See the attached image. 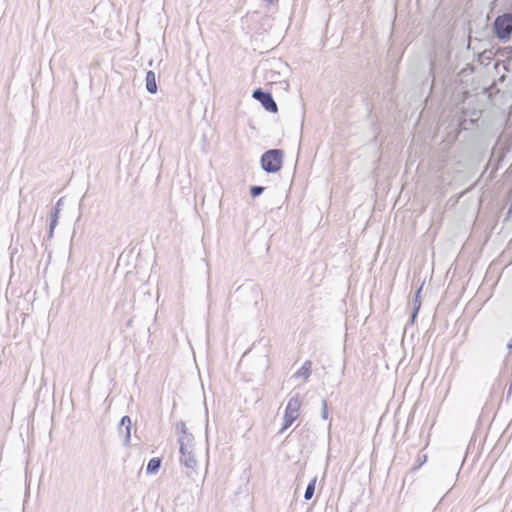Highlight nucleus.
Listing matches in <instances>:
<instances>
[{
	"mask_svg": "<svg viewBox=\"0 0 512 512\" xmlns=\"http://www.w3.org/2000/svg\"><path fill=\"white\" fill-rule=\"evenodd\" d=\"M177 432L179 435V451H180V463L192 471L197 467V460L194 452V436L188 432L185 422H179L176 425Z\"/></svg>",
	"mask_w": 512,
	"mask_h": 512,
	"instance_id": "f257e3e1",
	"label": "nucleus"
},
{
	"mask_svg": "<svg viewBox=\"0 0 512 512\" xmlns=\"http://www.w3.org/2000/svg\"><path fill=\"white\" fill-rule=\"evenodd\" d=\"M284 152L280 149H270L261 156V167L268 173L278 172L283 163Z\"/></svg>",
	"mask_w": 512,
	"mask_h": 512,
	"instance_id": "f03ea898",
	"label": "nucleus"
},
{
	"mask_svg": "<svg viewBox=\"0 0 512 512\" xmlns=\"http://www.w3.org/2000/svg\"><path fill=\"white\" fill-rule=\"evenodd\" d=\"M301 405L302 400L298 394L292 396L289 399L284 414V425L281 428L280 433H283L286 429H288L299 417Z\"/></svg>",
	"mask_w": 512,
	"mask_h": 512,
	"instance_id": "7ed1b4c3",
	"label": "nucleus"
},
{
	"mask_svg": "<svg viewBox=\"0 0 512 512\" xmlns=\"http://www.w3.org/2000/svg\"><path fill=\"white\" fill-rule=\"evenodd\" d=\"M495 35L502 41L510 38L512 33V14L506 13L498 16L494 21Z\"/></svg>",
	"mask_w": 512,
	"mask_h": 512,
	"instance_id": "20e7f679",
	"label": "nucleus"
},
{
	"mask_svg": "<svg viewBox=\"0 0 512 512\" xmlns=\"http://www.w3.org/2000/svg\"><path fill=\"white\" fill-rule=\"evenodd\" d=\"M253 97L262 104L265 110L273 113L277 112V104L270 93L259 88L254 90Z\"/></svg>",
	"mask_w": 512,
	"mask_h": 512,
	"instance_id": "39448f33",
	"label": "nucleus"
},
{
	"mask_svg": "<svg viewBox=\"0 0 512 512\" xmlns=\"http://www.w3.org/2000/svg\"><path fill=\"white\" fill-rule=\"evenodd\" d=\"M60 202H61V199L57 202L56 207L54 208V210L51 213V221H50L48 238L53 237L54 229L58 224V218H59V212H60V209H59Z\"/></svg>",
	"mask_w": 512,
	"mask_h": 512,
	"instance_id": "423d86ee",
	"label": "nucleus"
},
{
	"mask_svg": "<svg viewBox=\"0 0 512 512\" xmlns=\"http://www.w3.org/2000/svg\"><path fill=\"white\" fill-rule=\"evenodd\" d=\"M312 361L306 360L302 367L294 374L296 378H304L307 380L311 374Z\"/></svg>",
	"mask_w": 512,
	"mask_h": 512,
	"instance_id": "0eeeda50",
	"label": "nucleus"
},
{
	"mask_svg": "<svg viewBox=\"0 0 512 512\" xmlns=\"http://www.w3.org/2000/svg\"><path fill=\"white\" fill-rule=\"evenodd\" d=\"M146 89L151 94H155L157 92L156 76L153 71H148L146 73Z\"/></svg>",
	"mask_w": 512,
	"mask_h": 512,
	"instance_id": "6e6552de",
	"label": "nucleus"
},
{
	"mask_svg": "<svg viewBox=\"0 0 512 512\" xmlns=\"http://www.w3.org/2000/svg\"><path fill=\"white\" fill-rule=\"evenodd\" d=\"M123 427H126V443H129L131 437V419L129 416L122 417L118 430L119 433H123Z\"/></svg>",
	"mask_w": 512,
	"mask_h": 512,
	"instance_id": "1a4fd4ad",
	"label": "nucleus"
},
{
	"mask_svg": "<svg viewBox=\"0 0 512 512\" xmlns=\"http://www.w3.org/2000/svg\"><path fill=\"white\" fill-rule=\"evenodd\" d=\"M422 291V287H420L417 292H416V295H415V298L413 300V305H414V308H413V313H412V316H411V322L414 323L416 317H417V314H418V311L420 309V306H421V301H420V293Z\"/></svg>",
	"mask_w": 512,
	"mask_h": 512,
	"instance_id": "9d476101",
	"label": "nucleus"
},
{
	"mask_svg": "<svg viewBox=\"0 0 512 512\" xmlns=\"http://www.w3.org/2000/svg\"><path fill=\"white\" fill-rule=\"evenodd\" d=\"M161 466V459L160 458H152L149 460L146 471L149 474L157 473L159 468Z\"/></svg>",
	"mask_w": 512,
	"mask_h": 512,
	"instance_id": "9b49d317",
	"label": "nucleus"
},
{
	"mask_svg": "<svg viewBox=\"0 0 512 512\" xmlns=\"http://www.w3.org/2000/svg\"><path fill=\"white\" fill-rule=\"evenodd\" d=\"M316 482H317V476H315L313 479H311V481L307 485L305 493H304L305 500H310L313 497L314 492H315Z\"/></svg>",
	"mask_w": 512,
	"mask_h": 512,
	"instance_id": "f8f14e48",
	"label": "nucleus"
},
{
	"mask_svg": "<svg viewBox=\"0 0 512 512\" xmlns=\"http://www.w3.org/2000/svg\"><path fill=\"white\" fill-rule=\"evenodd\" d=\"M264 191V187L262 186H252L250 189V193L252 197H258L260 196Z\"/></svg>",
	"mask_w": 512,
	"mask_h": 512,
	"instance_id": "ddd939ff",
	"label": "nucleus"
},
{
	"mask_svg": "<svg viewBox=\"0 0 512 512\" xmlns=\"http://www.w3.org/2000/svg\"><path fill=\"white\" fill-rule=\"evenodd\" d=\"M427 461V455L426 454H419L417 457L418 465L413 468V470H417L420 468L425 462Z\"/></svg>",
	"mask_w": 512,
	"mask_h": 512,
	"instance_id": "4468645a",
	"label": "nucleus"
},
{
	"mask_svg": "<svg viewBox=\"0 0 512 512\" xmlns=\"http://www.w3.org/2000/svg\"><path fill=\"white\" fill-rule=\"evenodd\" d=\"M322 418L327 419L328 418V409H327V402L326 400H322Z\"/></svg>",
	"mask_w": 512,
	"mask_h": 512,
	"instance_id": "2eb2a0df",
	"label": "nucleus"
},
{
	"mask_svg": "<svg viewBox=\"0 0 512 512\" xmlns=\"http://www.w3.org/2000/svg\"><path fill=\"white\" fill-rule=\"evenodd\" d=\"M121 435L124 436V442L126 443V427H123V433Z\"/></svg>",
	"mask_w": 512,
	"mask_h": 512,
	"instance_id": "dca6fc26",
	"label": "nucleus"
}]
</instances>
